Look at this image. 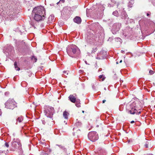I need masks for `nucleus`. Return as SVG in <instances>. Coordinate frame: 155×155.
I'll return each instance as SVG.
<instances>
[{
	"label": "nucleus",
	"mask_w": 155,
	"mask_h": 155,
	"mask_svg": "<svg viewBox=\"0 0 155 155\" xmlns=\"http://www.w3.org/2000/svg\"><path fill=\"white\" fill-rule=\"evenodd\" d=\"M121 27V25L120 23H116L113 25L112 27V32L113 33L117 32L119 30Z\"/></svg>",
	"instance_id": "9"
},
{
	"label": "nucleus",
	"mask_w": 155,
	"mask_h": 155,
	"mask_svg": "<svg viewBox=\"0 0 155 155\" xmlns=\"http://www.w3.org/2000/svg\"><path fill=\"white\" fill-rule=\"evenodd\" d=\"M148 144H149L148 142L147 141L146 143V144H145V147H146V148L148 147Z\"/></svg>",
	"instance_id": "30"
},
{
	"label": "nucleus",
	"mask_w": 155,
	"mask_h": 155,
	"mask_svg": "<svg viewBox=\"0 0 155 155\" xmlns=\"http://www.w3.org/2000/svg\"><path fill=\"white\" fill-rule=\"evenodd\" d=\"M111 1L114 4H116V1L115 0H111Z\"/></svg>",
	"instance_id": "35"
},
{
	"label": "nucleus",
	"mask_w": 155,
	"mask_h": 155,
	"mask_svg": "<svg viewBox=\"0 0 155 155\" xmlns=\"http://www.w3.org/2000/svg\"><path fill=\"white\" fill-rule=\"evenodd\" d=\"M32 14L34 18L37 21H42L46 17V10L43 6H41L35 7L33 8Z\"/></svg>",
	"instance_id": "1"
},
{
	"label": "nucleus",
	"mask_w": 155,
	"mask_h": 155,
	"mask_svg": "<svg viewBox=\"0 0 155 155\" xmlns=\"http://www.w3.org/2000/svg\"><path fill=\"white\" fill-rule=\"evenodd\" d=\"M118 61L117 62V64H118Z\"/></svg>",
	"instance_id": "52"
},
{
	"label": "nucleus",
	"mask_w": 155,
	"mask_h": 155,
	"mask_svg": "<svg viewBox=\"0 0 155 155\" xmlns=\"http://www.w3.org/2000/svg\"><path fill=\"white\" fill-rule=\"evenodd\" d=\"M97 38L93 35H91L87 38V42L88 43L93 45H97Z\"/></svg>",
	"instance_id": "8"
},
{
	"label": "nucleus",
	"mask_w": 155,
	"mask_h": 155,
	"mask_svg": "<svg viewBox=\"0 0 155 155\" xmlns=\"http://www.w3.org/2000/svg\"><path fill=\"white\" fill-rule=\"evenodd\" d=\"M97 50V48L96 47L95 48H92V50L91 53H94L95 52H96Z\"/></svg>",
	"instance_id": "26"
},
{
	"label": "nucleus",
	"mask_w": 155,
	"mask_h": 155,
	"mask_svg": "<svg viewBox=\"0 0 155 155\" xmlns=\"http://www.w3.org/2000/svg\"><path fill=\"white\" fill-rule=\"evenodd\" d=\"M122 62V61L121 60L120 61L119 63H121Z\"/></svg>",
	"instance_id": "47"
},
{
	"label": "nucleus",
	"mask_w": 155,
	"mask_h": 155,
	"mask_svg": "<svg viewBox=\"0 0 155 155\" xmlns=\"http://www.w3.org/2000/svg\"><path fill=\"white\" fill-rule=\"evenodd\" d=\"M14 66L15 67V69L17 71H19L20 70V68H18L17 65V64L16 62L14 63Z\"/></svg>",
	"instance_id": "23"
},
{
	"label": "nucleus",
	"mask_w": 155,
	"mask_h": 155,
	"mask_svg": "<svg viewBox=\"0 0 155 155\" xmlns=\"http://www.w3.org/2000/svg\"><path fill=\"white\" fill-rule=\"evenodd\" d=\"M75 124L77 127H79L81 126L82 124L81 121H78L76 122Z\"/></svg>",
	"instance_id": "21"
},
{
	"label": "nucleus",
	"mask_w": 155,
	"mask_h": 155,
	"mask_svg": "<svg viewBox=\"0 0 155 155\" xmlns=\"http://www.w3.org/2000/svg\"><path fill=\"white\" fill-rule=\"evenodd\" d=\"M131 20V21H133V19H130Z\"/></svg>",
	"instance_id": "50"
},
{
	"label": "nucleus",
	"mask_w": 155,
	"mask_h": 155,
	"mask_svg": "<svg viewBox=\"0 0 155 155\" xmlns=\"http://www.w3.org/2000/svg\"><path fill=\"white\" fill-rule=\"evenodd\" d=\"M43 151L49 154L51 152V150L50 149L45 148L43 149Z\"/></svg>",
	"instance_id": "16"
},
{
	"label": "nucleus",
	"mask_w": 155,
	"mask_h": 155,
	"mask_svg": "<svg viewBox=\"0 0 155 155\" xmlns=\"http://www.w3.org/2000/svg\"><path fill=\"white\" fill-rule=\"evenodd\" d=\"M100 7L101 8L102 10L103 11H104V6L102 5H100Z\"/></svg>",
	"instance_id": "32"
},
{
	"label": "nucleus",
	"mask_w": 155,
	"mask_h": 155,
	"mask_svg": "<svg viewBox=\"0 0 155 155\" xmlns=\"http://www.w3.org/2000/svg\"><path fill=\"white\" fill-rule=\"evenodd\" d=\"M89 139L92 142H94L97 140L99 137L98 134L95 131H91L89 132L88 134Z\"/></svg>",
	"instance_id": "7"
},
{
	"label": "nucleus",
	"mask_w": 155,
	"mask_h": 155,
	"mask_svg": "<svg viewBox=\"0 0 155 155\" xmlns=\"http://www.w3.org/2000/svg\"><path fill=\"white\" fill-rule=\"evenodd\" d=\"M105 101H106V100H103V101H102V102H103V103H104Z\"/></svg>",
	"instance_id": "39"
},
{
	"label": "nucleus",
	"mask_w": 155,
	"mask_h": 155,
	"mask_svg": "<svg viewBox=\"0 0 155 155\" xmlns=\"http://www.w3.org/2000/svg\"><path fill=\"white\" fill-rule=\"evenodd\" d=\"M128 6L130 7H132V6L131 5H129Z\"/></svg>",
	"instance_id": "42"
},
{
	"label": "nucleus",
	"mask_w": 155,
	"mask_h": 155,
	"mask_svg": "<svg viewBox=\"0 0 155 155\" xmlns=\"http://www.w3.org/2000/svg\"><path fill=\"white\" fill-rule=\"evenodd\" d=\"M66 71H63V73H66Z\"/></svg>",
	"instance_id": "44"
},
{
	"label": "nucleus",
	"mask_w": 155,
	"mask_h": 155,
	"mask_svg": "<svg viewBox=\"0 0 155 155\" xmlns=\"http://www.w3.org/2000/svg\"><path fill=\"white\" fill-rule=\"evenodd\" d=\"M75 129V127H74L73 128L74 130Z\"/></svg>",
	"instance_id": "48"
},
{
	"label": "nucleus",
	"mask_w": 155,
	"mask_h": 155,
	"mask_svg": "<svg viewBox=\"0 0 155 155\" xmlns=\"http://www.w3.org/2000/svg\"><path fill=\"white\" fill-rule=\"evenodd\" d=\"M54 17L53 15H51L48 17V23H51L54 21Z\"/></svg>",
	"instance_id": "13"
},
{
	"label": "nucleus",
	"mask_w": 155,
	"mask_h": 155,
	"mask_svg": "<svg viewBox=\"0 0 155 155\" xmlns=\"http://www.w3.org/2000/svg\"><path fill=\"white\" fill-rule=\"evenodd\" d=\"M147 16H149V15H150V14L149 13H147Z\"/></svg>",
	"instance_id": "43"
},
{
	"label": "nucleus",
	"mask_w": 155,
	"mask_h": 155,
	"mask_svg": "<svg viewBox=\"0 0 155 155\" xmlns=\"http://www.w3.org/2000/svg\"><path fill=\"white\" fill-rule=\"evenodd\" d=\"M60 2L64 3V0H60Z\"/></svg>",
	"instance_id": "37"
},
{
	"label": "nucleus",
	"mask_w": 155,
	"mask_h": 155,
	"mask_svg": "<svg viewBox=\"0 0 155 155\" xmlns=\"http://www.w3.org/2000/svg\"><path fill=\"white\" fill-rule=\"evenodd\" d=\"M60 2V1L58 2L57 3V5H58L59 4V3Z\"/></svg>",
	"instance_id": "46"
},
{
	"label": "nucleus",
	"mask_w": 155,
	"mask_h": 155,
	"mask_svg": "<svg viewBox=\"0 0 155 155\" xmlns=\"http://www.w3.org/2000/svg\"><path fill=\"white\" fill-rule=\"evenodd\" d=\"M17 148H18V152L20 154H22L23 151L20 140L18 139H14L12 142L11 149L13 151H15Z\"/></svg>",
	"instance_id": "3"
},
{
	"label": "nucleus",
	"mask_w": 155,
	"mask_h": 155,
	"mask_svg": "<svg viewBox=\"0 0 155 155\" xmlns=\"http://www.w3.org/2000/svg\"><path fill=\"white\" fill-rule=\"evenodd\" d=\"M99 78L100 79V81H102L104 80L105 78V77L103 75H100L99 76Z\"/></svg>",
	"instance_id": "20"
},
{
	"label": "nucleus",
	"mask_w": 155,
	"mask_h": 155,
	"mask_svg": "<svg viewBox=\"0 0 155 155\" xmlns=\"http://www.w3.org/2000/svg\"><path fill=\"white\" fill-rule=\"evenodd\" d=\"M121 52L122 53H124L125 52H124V51H123V50H121Z\"/></svg>",
	"instance_id": "38"
},
{
	"label": "nucleus",
	"mask_w": 155,
	"mask_h": 155,
	"mask_svg": "<svg viewBox=\"0 0 155 155\" xmlns=\"http://www.w3.org/2000/svg\"><path fill=\"white\" fill-rule=\"evenodd\" d=\"M76 97L77 95L74 94V95H70L68 97V98L71 102L75 103L77 101Z\"/></svg>",
	"instance_id": "11"
},
{
	"label": "nucleus",
	"mask_w": 155,
	"mask_h": 155,
	"mask_svg": "<svg viewBox=\"0 0 155 155\" xmlns=\"http://www.w3.org/2000/svg\"><path fill=\"white\" fill-rule=\"evenodd\" d=\"M13 49L12 46L10 45H7L5 46L3 49L4 52H6L8 54L12 51Z\"/></svg>",
	"instance_id": "10"
},
{
	"label": "nucleus",
	"mask_w": 155,
	"mask_h": 155,
	"mask_svg": "<svg viewBox=\"0 0 155 155\" xmlns=\"http://www.w3.org/2000/svg\"><path fill=\"white\" fill-rule=\"evenodd\" d=\"M96 154L98 155H106V152L104 149L99 148L97 150Z\"/></svg>",
	"instance_id": "12"
},
{
	"label": "nucleus",
	"mask_w": 155,
	"mask_h": 155,
	"mask_svg": "<svg viewBox=\"0 0 155 155\" xmlns=\"http://www.w3.org/2000/svg\"><path fill=\"white\" fill-rule=\"evenodd\" d=\"M154 71H153L150 70L149 71V73L150 74H152L154 73Z\"/></svg>",
	"instance_id": "31"
},
{
	"label": "nucleus",
	"mask_w": 155,
	"mask_h": 155,
	"mask_svg": "<svg viewBox=\"0 0 155 155\" xmlns=\"http://www.w3.org/2000/svg\"><path fill=\"white\" fill-rule=\"evenodd\" d=\"M5 145L7 147H8L9 146L8 143H7V142H5Z\"/></svg>",
	"instance_id": "34"
},
{
	"label": "nucleus",
	"mask_w": 155,
	"mask_h": 155,
	"mask_svg": "<svg viewBox=\"0 0 155 155\" xmlns=\"http://www.w3.org/2000/svg\"><path fill=\"white\" fill-rule=\"evenodd\" d=\"M6 9L7 10L6 13L7 14H9L10 12L11 9L10 8V7H9V8H8V7L7 6L6 8Z\"/></svg>",
	"instance_id": "24"
},
{
	"label": "nucleus",
	"mask_w": 155,
	"mask_h": 155,
	"mask_svg": "<svg viewBox=\"0 0 155 155\" xmlns=\"http://www.w3.org/2000/svg\"><path fill=\"white\" fill-rule=\"evenodd\" d=\"M147 155H153V154H148Z\"/></svg>",
	"instance_id": "45"
},
{
	"label": "nucleus",
	"mask_w": 155,
	"mask_h": 155,
	"mask_svg": "<svg viewBox=\"0 0 155 155\" xmlns=\"http://www.w3.org/2000/svg\"><path fill=\"white\" fill-rule=\"evenodd\" d=\"M104 89H105V90H106V88H104Z\"/></svg>",
	"instance_id": "54"
},
{
	"label": "nucleus",
	"mask_w": 155,
	"mask_h": 155,
	"mask_svg": "<svg viewBox=\"0 0 155 155\" xmlns=\"http://www.w3.org/2000/svg\"><path fill=\"white\" fill-rule=\"evenodd\" d=\"M74 21L78 24H80L81 22V19L79 17L77 16L74 19Z\"/></svg>",
	"instance_id": "14"
},
{
	"label": "nucleus",
	"mask_w": 155,
	"mask_h": 155,
	"mask_svg": "<svg viewBox=\"0 0 155 155\" xmlns=\"http://www.w3.org/2000/svg\"><path fill=\"white\" fill-rule=\"evenodd\" d=\"M14 66L15 67V69L17 71H19L20 70V68H18L17 65V64L16 62L14 63Z\"/></svg>",
	"instance_id": "22"
},
{
	"label": "nucleus",
	"mask_w": 155,
	"mask_h": 155,
	"mask_svg": "<svg viewBox=\"0 0 155 155\" xmlns=\"http://www.w3.org/2000/svg\"><path fill=\"white\" fill-rule=\"evenodd\" d=\"M44 112L47 117L51 118H52L54 113V109L52 107L46 106L45 107Z\"/></svg>",
	"instance_id": "5"
},
{
	"label": "nucleus",
	"mask_w": 155,
	"mask_h": 155,
	"mask_svg": "<svg viewBox=\"0 0 155 155\" xmlns=\"http://www.w3.org/2000/svg\"><path fill=\"white\" fill-rule=\"evenodd\" d=\"M122 105H121V106H120V107H119V110H120V111H121V110L120 109V107H122Z\"/></svg>",
	"instance_id": "41"
},
{
	"label": "nucleus",
	"mask_w": 155,
	"mask_h": 155,
	"mask_svg": "<svg viewBox=\"0 0 155 155\" xmlns=\"http://www.w3.org/2000/svg\"><path fill=\"white\" fill-rule=\"evenodd\" d=\"M113 14L116 16H117L118 15V12L117 11H115L113 12Z\"/></svg>",
	"instance_id": "25"
},
{
	"label": "nucleus",
	"mask_w": 155,
	"mask_h": 155,
	"mask_svg": "<svg viewBox=\"0 0 155 155\" xmlns=\"http://www.w3.org/2000/svg\"><path fill=\"white\" fill-rule=\"evenodd\" d=\"M130 108L131 110L129 112L131 114H140V111L138 112V110H139L140 109L137 106L136 102H134L130 104Z\"/></svg>",
	"instance_id": "6"
},
{
	"label": "nucleus",
	"mask_w": 155,
	"mask_h": 155,
	"mask_svg": "<svg viewBox=\"0 0 155 155\" xmlns=\"http://www.w3.org/2000/svg\"><path fill=\"white\" fill-rule=\"evenodd\" d=\"M41 155H48L49 153H46L44 151H42L41 152Z\"/></svg>",
	"instance_id": "28"
},
{
	"label": "nucleus",
	"mask_w": 155,
	"mask_h": 155,
	"mask_svg": "<svg viewBox=\"0 0 155 155\" xmlns=\"http://www.w3.org/2000/svg\"><path fill=\"white\" fill-rule=\"evenodd\" d=\"M84 72V71L83 70H80L79 71V73L80 74L83 73Z\"/></svg>",
	"instance_id": "33"
},
{
	"label": "nucleus",
	"mask_w": 155,
	"mask_h": 155,
	"mask_svg": "<svg viewBox=\"0 0 155 155\" xmlns=\"http://www.w3.org/2000/svg\"><path fill=\"white\" fill-rule=\"evenodd\" d=\"M131 20V21H133V19H130Z\"/></svg>",
	"instance_id": "49"
},
{
	"label": "nucleus",
	"mask_w": 155,
	"mask_h": 155,
	"mask_svg": "<svg viewBox=\"0 0 155 155\" xmlns=\"http://www.w3.org/2000/svg\"><path fill=\"white\" fill-rule=\"evenodd\" d=\"M5 107L7 109H13L17 107V103L14 99H9L5 103Z\"/></svg>",
	"instance_id": "4"
},
{
	"label": "nucleus",
	"mask_w": 155,
	"mask_h": 155,
	"mask_svg": "<svg viewBox=\"0 0 155 155\" xmlns=\"http://www.w3.org/2000/svg\"><path fill=\"white\" fill-rule=\"evenodd\" d=\"M64 123H65V122H66V121H64Z\"/></svg>",
	"instance_id": "55"
},
{
	"label": "nucleus",
	"mask_w": 155,
	"mask_h": 155,
	"mask_svg": "<svg viewBox=\"0 0 155 155\" xmlns=\"http://www.w3.org/2000/svg\"><path fill=\"white\" fill-rule=\"evenodd\" d=\"M134 121H131V122H130V123H131V124H133V123H134Z\"/></svg>",
	"instance_id": "40"
},
{
	"label": "nucleus",
	"mask_w": 155,
	"mask_h": 155,
	"mask_svg": "<svg viewBox=\"0 0 155 155\" xmlns=\"http://www.w3.org/2000/svg\"><path fill=\"white\" fill-rule=\"evenodd\" d=\"M127 14L126 13V12H123L122 15H121V18L123 19H125L127 17Z\"/></svg>",
	"instance_id": "17"
},
{
	"label": "nucleus",
	"mask_w": 155,
	"mask_h": 155,
	"mask_svg": "<svg viewBox=\"0 0 155 155\" xmlns=\"http://www.w3.org/2000/svg\"><path fill=\"white\" fill-rule=\"evenodd\" d=\"M23 120V118L22 116L18 117L16 119L17 122L18 121L19 123L21 122Z\"/></svg>",
	"instance_id": "18"
},
{
	"label": "nucleus",
	"mask_w": 155,
	"mask_h": 155,
	"mask_svg": "<svg viewBox=\"0 0 155 155\" xmlns=\"http://www.w3.org/2000/svg\"><path fill=\"white\" fill-rule=\"evenodd\" d=\"M67 54L70 57L75 58L79 56L81 54V51L76 45H68L66 48Z\"/></svg>",
	"instance_id": "2"
},
{
	"label": "nucleus",
	"mask_w": 155,
	"mask_h": 155,
	"mask_svg": "<svg viewBox=\"0 0 155 155\" xmlns=\"http://www.w3.org/2000/svg\"><path fill=\"white\" fill-rule=\"evenodd\" d=\"M69 115V113L66 111H64L63 112V115L64 117L66 119H67L68 118V115Z\"/></svg>",
	"instance_id": "15"
},
{
	"label": "nucleus",
	"mask_w": 155,
	"mask_h": 155,
	"mask_svg": "<svg viewBox=\"0 0 155 155\" xmlns=\"http://www.w3.org/2000/svg\"><path fill=\"white\" fill-rule=\"evenodd\" d=\"M32 60L34 61L35 62H36V61H37V58L36 57H35L34 56H33L32 57Z\"/></svg>",
	"instance_id": "29"
},
{
	"label": "nucleus",
	"mask_w": 155,
	"mask_h": 155,
	"mask_svg": "<svg viewBox=\"0 0 155 155\" xmlns=\"http://www.w3.org/2000/svg\"><path fill=\"white\" fill-rule=\"evenodd\" d=\"M75 103V105L77 106V107H80L81 105L79 100H77Z\"/></svg>",
	"instance_id": "19"
},
{
	"label": "nucleus",
	"mask_w": 155,
	"mask_h": 155,
	"mask_svg": "<svg viewBox=\"0 0 155 155\" xmlns=\"http://www.w3.org/2000/svg\"><path fill=\"white\" fill-rule=\"evenodd\" d=\"M0 8H2V9L3 11H4V8H3V7H2V5H1L0 6Z\"/></svg>",
	"instance_id": "36"
},
{
	"label": "nucleus",
	"mask_w": 155,
	"mask_h": 155,
	"mask_svg": "<svg viewBox=\"0 0 155 155\" xmlns=\"http://www.w3.org/2000/svg\"><path fill=\"white\" fill-rule=\"evenodd\" d=\"M4 53H5V54H6V55H7V54H6V53H6V52H4Z\"/></svg>",
	"instance_id": "51"
},
{
	"label": "nucleus",
	"mask_w": 155,
	"mask_h": 155,
	"mask_svg": "<svg viewBox=\"0 0 155 155\" xmlns=\"http://www.w3.org/2000/svg\"><path fill=\"white\" fill-rule=\"evenodd\" d=\"M56 145L58 146L61 149H62L64 150V149H65V148H64V147L61 145H59L57 144Z\"/></svg>",
	"instance_id": "27"
},
{
	"label": "nucleus",
	"mask_w": 155,
	"mask_h": 155,
	"mask_svg": "<svg viewBox=\"0 0 155 155\" xmlns=\"http://www.w3.org/2000/svg\"><path fill=\"white\" fill-rule=\"evenodd\" d=\"M117 39H120V38H118Z\"/></svg>",
	"instance_id": "53"
}]
</instances>
